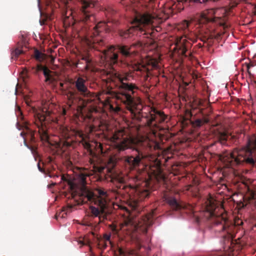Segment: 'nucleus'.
<instances>
[{"label":"nucleus","instance_id":"nucleus-1","mask_svg":"<svg viewBox=\"0 0 256 256\" xmlns=\"http://www.w3.org/2000/svg\"><path fill=\"white\" fill-rule=\"evenodd\" d=\"M88 162L92 166V171L99 174V180H106L112 182H118V184H116L118 188L116 194H122L120 190H124L128 194L130 199L127 202L128 206H123L122 208L124 209L129 214H130L131 211L137 210L138 202L143 200L150 195V186L148 180L154 179L159 180L164 178L160 168L162 162L160 160H158L156 166H150L148 172H144L136 176L137 180H142V182L136 184L135 187L124 184L123 179L118 178L112 169L96 164L93 158H90Z\"/></svg>","mask_w":256,"mask_h":256},{"label":"nucleus","instance_id":"nucleus-2","mask_svg":"<svg viewBox=\"0 0 256 256\" xmlns=\"http://www.w3.org/2000/svg\"><path fill=\"white\" fill-rule=\"evenodd\" d=\"M114 76L118 82L119 88L126 91L122 92L120 100L126 110L130 112L132 118L144 124L146 126L150 129L152 134L156 136L157 131L160 128L159 125L170 121L168 115L154 107H151L148 113L142 114V104L136 102L132 96L135 90L138 89L135 84L132 82L134 80L132 74L116 71Z\"/></svg>","mask_w":256,"mask_h":256},{"label":"nucleus","instance_id":"nucleus-3","mask_svg":"<svg viewBox=\"0 0 256 256\" xmlns=\"http://www.w3.org/2000/svg\"><path fill=\"white\" fill-rule=\"evenodd\" d=\"M91 175L87 168H80L76 174V184L79 186V196L82 202H94L95 206H90V216L93 218H98V223L104 222L107 219L108 208L109 206V199L107 192L103 188H98V194L86 186L87 178Z\"/></svg>","mask_w":256,"mask_h":256},{"label":"nucleus","instance_id":"nucleus-4","mask_svg":"<svg viewBox=\"0 0 256 256\" xmlns=\"http://www.w3.org/2000/svg\"><path fill=\"white\" fill-rule=\"evenodd\" d=\"M80 6V20L85 24L82 30L78 32L84 44L90 48H93L98 50H102L100 46L104 43L102 37L104 32H108L109 28L104 22H100L90 28L89 23L95 22L94 8L95 4L92 0H78Z\"/></svg>","mask_w":256,"mask_h":256},{"label":"nucleus","instance_id":"nucleus-5","mask_svg":"<svg viewBox=\"0 0 256 256\" xmlns=\"http://www.w3.org/2000/svg\"><path fill=\"white\" fill-rule=\"evenodd\" d=\"M124 134L123 130L118 131L114 134L112 138L114 146L119 152L128 148L136 150V154L124 157V164L130 170H136L140 166L142 160L146 156L144 153L160 148V144L156 140L148 138L143 142H137L130 137H124Z\"/></svg>","mask_w":256,"mask_h":256},{"label":"nucleus","instance_id":"nucleus-6","mask_svg":"<svg viewBox=\"0 0 256 256\" xmlns=\"http://www.w3.org/2000/svg\"><path fill=\"white\" fill-rule=\"evenodd\" d=\"M205 209L204 216L212 220L216 226L219 228L217 230L223 232L224 238L232 240L236 237L239 228L228 219L223 208L218 206L216 202L210 200Z\"/></svg>","mask_w":256,"mask_h":256},{"label":"nucleus","instance_id":"nucleus-7","mask_svg":"<svg viewBox=\"0 0 256 256\" xmlns=\"http://www.w3.org/2000/svg\"><path fill=\"white\" fill-rule=\"evenodd\" d=\"M136 52L128 46H111L102 50V58L111 70L124 68L132 66Z\"/></svg>","mask_w":256,"mask_h":256},{"label":"nucleus","instance_id":"nucleus-8","mask_svg":"<svg viewBox=\"0 0 256 256\" xmlns=\"http://www.w3.org/2000/svg\"><path fill=\"white\" fill-rule=\"evenodd\" d=\"M190 24V22L188 21L184 20L178 24V29L184 30V36L178 40L175 48H174V50L177 51L180 56L186 58H190L192 55L190 50L192 46V44L188 42V40L194 42H196L198 38H200L202 41L205 42L209 39H212L214 38V36L210 34L209 31L206 32L204 34H203L202 32L200 33L202 36L200 37L196 36L194 33L189 30L188 26Z\"/></svg>","mask_w":256,"mask_h":256},{"label":"nucleus","instance_id":"nucleus-9","mask_svg":"<svg viewBox=\"0 0 256 256\" xmlns=\"http://www.w3.org/2000/svg\"><path fill=\"white\" fill-rule=\"evenodd\" d=\"M256 160V137L250 138L246 148L238 150L235 148L222 159L225 166L234 168V166L244 162L254 164Z\"/></svg>","mask_w":256,"mask_h":256},{"label":"nucleus","instance_id":"nucleus-10","mask_svg":"<svg viewBox=\"0 0 256 256\" xmlns=\"http://www.w3.org/2000/svg\"><path fill=\"white\" fill-rule=\"evenodd\" d=\"M162 16L163 12L160 10L158 14H151L148 12L143 14L138 13L136 16V26L138 27L140 24H141L144 30L142 35L149 38L152 36L155 32L160 31L161 28L158 25L166 20L162 18Z\"/></svg>","mask_w":256,"mask_h":256},{"label":"nucleus","instance_id":"nucleus-11","mask_svg":"<svg viewBox=\"0 0 256 256\" xmlns=\"http://www.w3.org/2000/svg\"><path fill=\"white\" fill-rule=\"evenodd\" d=\"M153 222V212L143 216L138 221V224L134 222L130 219H127L120 224V228L114 224L110 225V228L114 234H118L120 230H122L126 236H133V234L139 228L144 233H146L148 228L150 226Z\"/></svg>","mask_w":256,"mask_h":256},{"label":"nucleus","instance_id":"nucleus-12","mask_svg":"<svg viewBox=\"0 0 256 256\" xmlns=\"http://www.w3.org/2000/svg\"><path fill=\"white\" fill-rule=\"evenodd\" d=\"M72 83L74 86V92H69L67 96L69 107L71 106L70 102H72L76 94L87 98L92 96V94L88 89L86 78L81 76H76Z\"/></svg>","mask_w":256,"mask_h":256},{"label":"nucleus","instance_id":"nucleus-13","mask_svg":"<svg viewBox=\"0 0 256 256\" xmlns=\"http://www.w3.org/2000/svg\"><path fill=\"white\" fill-rule=\"evenodd\" d=\"M207 1L208 0H172L165 4L164 8L160 10L163 12L162 18L167 20L173 14L180 12L184 9V5L186 4L188 2L204 3Z\"/></svg>","mask_w":256,"mask_h":256},{"label":"nucleus","instance_id":"nucleus-14","mask_svg":"<svg viewBox=\"0 0 256 256\" xmlns=\"http://www.w3.org/2000/svg\"><path fill=\"white\" fill-rule=\"evenodd\" d=\"M34 126L38 128V134L42 141L48 142L49 136L48 133L46 122L51 120L54 123H57L58 120L56 118H52L50 116H46L43 113H37L35 115Z\"/></svg>","mask_w":256,"mask_h":256},{"label":"nucleus","instance_id":"nucleus-15","mask_svg":"<svg viewBox=\"0 0 256 256\" xmlns=\"http://www.w3.org/2000/svg\"><path fill=\"white\" fill-rule=\"evenodd\" d=\"M163 200L166 202L174 210H178L181 209L192 210V206L182 201H178L176 198L164 194Z\"/></svg>","mask_w":256,"mask_h":256},{"label":"nucleus","instance_id":"nucleus-16","mask_svg":"<svg viewBox=\"0 0 256 256\" xmlns=\"http://www.w3.org/2000/svg\"><path fill=\"white\" fill-rule=\"evenodd\" d=\"M73 142L72 139L66 135L64 138H59L58 141L55 142V146L58 153L67 156L68 154L67 149L72 145Z\"/></svg>","mask_w":256,"mask_h":256},{"label":"nucleus","instance_id":"nucleus-17","mask_svg":"<svg viewBox=\"0 0 256 256\" xmlns=\"http://www.w3.org/2000/svg\"><path fill=\"white\" fill-rule=\"evenodd\" d=\"M135 21L136 17L132 23L133 25L132 26L126 30H120L119 34L121 37L124 38H131L134 34L139 35L140 36L142 35V33L144 30H142V28L141 26V24H140L138 27L136 26V24Z\"/></svg>","mask_w":256,"mask_h":256},{"label":"nucleus","instance_id":"nucleus-18","mask_svg":"<svg viewBox=\"0 0 256 256\" xmlns=\"http://www.w3.org/2000/svg\"><path fill=\"white\" fill-rule=\"evenodd\" d=\"M148 66L138 64L132 66L134 70L140 71L142 72H146L152 68H158V62L156 59L150 58L146 62Z\"/></svg>","mask_w":256,"mask_h":256},{"label":"nucleus","instance_id":"nucleus-19","mask_svg":"<svg viewBox=\"0 0 256 256\" xmlns=\"http://www.w3.org/2000/svg\"><path fill=\"white\" fill-rule=\"evenodd\" d=\"M240 182V184L239 186H242L241 185L244 186V189L247 192L250 200H256V190H254L253 186L251 184L250 180L242 177Z\"/></svg>","mask_w":256,"mask_h":256},{"label":"nucleus","instance_id":"nucleus-20","mask_svg":"<svg viewBox=\"0 0 256 256\" xmlns=\"http://www.w3.org/2000/svg\"><path fill=\"white\" fill-rule=\"evenodd\" d=\"M75 135L77 140L81 143L85 148L90 150V154L92 156L94 154L91 150V144L86 140L85 134L82 132L77 130L75 132Z\"/></svg>","mask_w":256,"mask_h":256},{"label":"nucleus","instance_id":"nucleus-21","mask_svg":"<svg viewBox=\"0 0 256 256\" xmlns=\"http://www.w3.org/2000/svg\"><path fill=\"white\" fill-rule=\"evenodd\" d=\"M41 71L43 72L44 75L46 78V82L51 83L53 82L54 78L51 75L52 72L46 66L42 64H38L35 68V72L37 73Z\"/></svg>","mask_w":256,"mask_h":256},{"label":"nucleus","instance_id":"nucleus-22","mask_svg":"<svg viewBox=\"0 0 256 256\" xmlns=\"http://www.w3.org/2000/svg\"><path fill=\"white\" fill-rule=\"evenodd\" d=\"M84 60L86 62V65L83 67L80 68L82 71L86 72L90 70L92 67V60L88 55L82 56L81 60H79L75 64V66L78 68L80 64H82L81 60Z\"/></svg>","mask_w":256,"mask_h":256},{"label":"nucleus","instance_id":"nucleus-23","mask_svg":"<svg viewBox=\"0 0 256 256\" xmlns=\"http://www.w3.org/2000/svg\"><path fill=\"white\" fill-rule=\"evenodd\" d=\"M22 128H23L25 131H23L20 133V135L22 136H24L25 135H28L30 139L32 141L34 140L35 137V132L32 130L30 127L29 124L27 122H25L23 125L22 126Z\"/></svg>","mask_w":256,"mask_h":256},{"label":"nucleus","instance_id":"nucleus-24","mask_svg":"<svg viewBox=\"0 0 256 256\" xmlns=\"http://www.w3.org/2000/svg\"><path fill=\"white\" fill-rule=\"evenodd\" d=\"M118 251L121 256H138L134 250L128 248H118Z\"/></svg>","mask_w":256,"mask_h":256},{"label":"nucleus","instance_id":"nucleus-25","mask_svg":"<svg viewBox=\"0 0 256 256\" xmlns=\"http://www.w3.org/2000/svg\"><path fill=\"white\" fill-rule=\"evenodd\" d=\"M230 136L226 132H220L216 136V142H220L222 145H226Z\"/></svg>","mask_w":256,"mask_h":256},{"label":"nucleus","instance_id":"nucleus-26","mask_svg":"<svg viewBox=\"0 0 256 256\" xmlns=\"http://www.w3.org/2000/svg\"><path fill=\"white\" fill-rule=\"evenodd\" d=\"M209 122L208 118H204L202 119L198 118L195 120H190V122L194 128H198L201 127L204 124H207Z\"/></svg>","mask_w":256,"mask_h":256},{"label":"nucleus","instance_id":"nucleus-27","mask_svg":"<svg viewBox=\"0 0 256 256\" xmlns=\"http://www.w3.org/2000/svg\"><path fill=\"white\" fill-rule=\"evenodd\" d=\"M110 108L111 111L115 113H119L123 112L122 108L116 104H110Z\"/></svg>","mask_w":256,"mask_h":256},{"label":"nucleus","instance_id":"nucleus-28","mask_svg":"<svg viewBox=\"0 0 256 256\" xmlns=\"http://www.w3.org/2000/svg\"><path fill=\"white\" fill-rule=\"evenodd\" d=\"M24 51L19 48H16L14 51L12 52V58H17L18 56L23 54Z\"/></svg>","mask_w":256,"mask_h":256},{"label":"nucleus","instance_id":"nucleus-29","mask_svg":"<svg viewBox=\"0 0 256 256\" xmlns=\"http://www.w3.org/2000/svg\"><path fill=\"white\" fill-rule=\"evenodd\" d=\"M34 56L36 60L39 61H41L44 58L43 54L38 50H34Z\"/></svg>","mask_w":256,"mask_h":256},{"label":"nucleus","instance_id":"nucleus-30","mask_svg":"<svg viewBox=\"0 0 256 256\" xmlns=\"http://www.w3.org/2000/svg\"><path fill=\"white\" fill-rule=\"evenodd\" d=\"M106 16L108 18L112 16L116 13V11L110 8H108V9H106Z\"/></svg>","mask_w":256,"mask_h":256},{"label":"nucleus","instance_id":"nucleus-31","mask_svg":"<svg viewBox=\"0 0 256 256\" xmlns=\"http://www.w3.org/2000/svg\"><path fill=\"white\" fill-rule=\"evenodd\" d=\"M96 148L98 152H104L103 145L100 142H96Z\"/></svg>","mask_w":256,"mask_h":256},{"label":"nucleus","instance_id":"nucleus-32","mask_svg":"<svg viewBox=\"0 0 256 256\" xmlns=\"http://www.w3.org/2000/svg\"><path fill=\"white\" fill-rule=\"evenodd\" d=\"M108 243L102 239L98 240V246L100 248H105L107 246Z\"/></svg>","mask_w":256,"mask_h":256},{"label":"nucleus","instance_id":"nucleus-33","mask_svg":"<svg viewBox=\"0 0 256 256\" xmlns=\"http://www.w3.org/2000/svg\"><path fill=\"white\" fill-rule=\"evenodd\" d=\"M111 234H104L103 236V238H102V240L107 242L108 244H111L110 241Z\"/></svg>","mask_w":256,"mask_h":256},{"label":"nucleus","instance_id":"nucleus-34","mask_svg":"<svg viewBox=\"0 0 256 256\" xmlns=\"http://www.w3.org/2000/svg\"><path fill=\"white\" fill-rule=\"evenodd\" d=\"M52 18V16L50 14L48 13V11L47 12V14H46V20H40V22L41 24H45V21L48 19H50V20Z\"/></svg>","mask_w":256,"mask_h":256},{"label":"nucleus","instance_id":"nucleus-35","mask_svg":"<svg viewBox=\"0 0 256 256\" xmlns=\"http://www.w3.org/2000/svg\"><path fill=\"white\" fill-rule=\"evenodd\" d=\"M192 116V114L190 111L188 110H186V116L188 118H191Z\"/></svg>","mask_w":256,"mask_h":256},{"label":"nucleus","instance_id":"nucleus-36","mask_svg":"<svg viewBox=\"0 0 256 256\" xmlns=\"http://www.w3.org/2000/svg\"><path fill=\"white\" fill-rule=\"evenodd\" d=\"M79 244H80L82 246L89 245L90 242L88 240H87L86 242L84 241V240H80L79 242Z\"/></svg>","mask_w":256,"mask_h":256},{"label":"nucleus","instance_id":"nucleus-37","mask_svg":"<svg viewBox=\"0 0 256 256\" xmlns=\"http://www.w3.org/2000/svg\"><path fill=\"white\" fill-rule=\"evenodd\" d=\"M72 208V206L64 208L63 211L64 212L65 214H66L68 212H70Z\"/></svg>","mask_w":256,"mask_h":256},{"label":"nucleus","instance_id":"nucleus-38","mask_svg":"<svg viewBox=\"0 0 256 256\" xmlns=\"http://www.w3.org/2000/svg\"><path fill=\"white\" fill-rule=\"evenodd\" d=\"M206 20L208 22H214L215 21V18H206Z\"/></svg>","mask_w":256,"mask_h":256},{"label":"nucleus","instance_id":"nucleus-39","mask_svg":"<svg viewBox=\"0 0 256 256\" xmlns=\"http://www.w3.org/2000/svg\"><path fill=\"white\" fill-rule=\"evenodd\" d=\"M238 4V2H233L232 6H231L232 8H233L234 7H236Z\"/></svg>","mask_w":256,"mask_h":256},{"label":"nucleus","instance_id":"nucleus-40","mask_svg":"<svg viewBox=\"0 0 256 256\" xmlns=\"http://www.w3.org/2000/svg\"><path fill=\"white\" fill-rule=\"evenodd\" d=\"M66 109L65 108H63V109H62V114L63 115H66Z\"/></svg>","mask_w":256,"mask_h":256},{"label":"nucleus","instance_id":"nucleus-41","mask_svg":"<svg viewBox=\"0 0 256 256\" xmlns=\"http://www.w3.org/2000/svg\"><path fill=\"white\" fill-rule=\"evenodd\" d=\"M38 170H40V172H43V170L41 168L40 166V164H38Z\"/></svg>","mask_w":256,"mask_h":256},{"label":"nucleus","instance_id":"nucleus-42","mask_svg":"<svg viewBox=\"0 0 256 256\" xmlns=\"http://www.w3.org/2000/svg\"><path fill=\"white\" fill-rule=\"evenodd\" d=\"M198 106H202V104L201 101H200V102H198Z\"/></svg>","mask_w":256,"mask_h":256},{"label":"nucleus","instance_id":"nucleus-43","mask_svg":"<svg viewBox=\"0 0 256 256\" xmlns=\"http://www.w3.org/2000/svg\"><path fill=\"white\" fill-rule=\"evenodd\" d=\"M52 158H49V162H52Z\"/></svg>","mask_w":256,"mask_h":256},{"label":"nucleus","instance_id":"nucleus-44","mask_svg":"<svg viewBox=\"0 0 256 256\" xmlns=\"http://www.w3.org/2000/svg\"><path fill=\"white\" fill-rule=\"evenodd\" d=\"M26 103L28 105V106L30 105V103H29L28 100H26Z\"/></svg>","mask_w":256,"mask_h":256},{"label":"nucleus","instance_id":"nucleus-45","mask_svg":"<svg viewBox=\"0 0 256 256\" xmlns=\"http://www.w3.org/2000/svg\"><path fill=\"white\" fill-rule=\"evenodd\" d=\"M18 128H19V130L21 129V128L19 127V124L18 123Z\"/></svg>","mask_w":256,"mask_h":256},{"label":"nucleus","instance_id":"nucleus-46","mask_svg":"<svg viewBox=\"0 0 256 256\" xmlns=\"http://www.w3.org/2000/svg\"><path fill=\"white\" fill-rule=\"evenodd\" d=\"M252 66H252L248 65V69H249V68H250V66Z\"/></svg>","mask_w":256,"mask_h":256},{"label":"nucleus","instance_id":"nucleus-47","mask_svg":"<svg viewBox=\"0 0 256 256\" xmlns=\"http://www.w3.org/2000/svg\"><path fill=\"white\" fill-rule=\"evenodd\" d=\"M60 86L61 87H62L63 86H64V84L62 83H60Z\"/></svg>","mask_w":256,"mask_h":256},{"label":"nucleus","instance_id":"nucleus-48","mask_svg":"<svg viewBox=\"0 0 256 256\" xmlns=\"http://www.w3.org/2000/svg\"><path fill=\"white\" fill-rule=\"evenodd\" d=\"M62 180H64V176H62Z\"/></svg>","mask_w":256,"mask_h":256}]
</instances>
